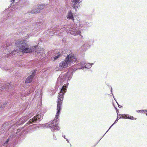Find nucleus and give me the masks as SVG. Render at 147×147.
<instances>
[{"label": "nucleus", "mask_w": 147, "mask_h": 147, "mask_svg": "<svg viewBox=\"0 0 147 147\" xmlns=\"http://www.w3.org/2000/svg\"><path fill=\"white\" fill-rule=\"evenodd\" d=\"M67 86L66 85H63L61 89L60 92L59 93L58 99L57 102V112L56 113V116L55 117V120H53L52 123L49 124V126L53 129L54 130H59L60 129L59 127L57 126L58 123H57V120L59 117V115L60 114L61 107L62 105L63 101V100L64 95V93L66 92V88Z\"/></svg>", "instance_id": "nucleus-1"}, {"label": "nucleus", "mask_w": 147, "mask_h": 147, "mask_svg": "<svg viewBox=\"0 0 147 147\" xmlns=\"http://www.w3.org/2000/svg\"><path fill=\"white\" fill-rule=\"evenodd\" d=\"M15 44L19 48V51L23 53H31L32 52V49L29 48L28 45L22 39L17 40Z\"/></svg>", "instance_id": "nucleus-2"}, {"label": "nucleus", "mask_w": 147, "mask_h": 147, "mask_svg": "<svg viewBox=\"0 0 147 147\" xmlns=\"http://www.w3.org/2000/svg\"><path fill=\"white\" fill-rule=\"evenodd\" d=\"M66 58L70 64L76 62L77 60L76 56L72 53L69 54L67 56Z\"/></svg>", "instance_id": "nucleus-3"}, {"label": "nucleus", "mask_w": 147, "mask_h": 147, "mask_svg": "<svg viewBox=\"0 0 147 147\" xmlns=\"http://www.w3.org/2000/svg\"><path fill=\"white\" fill-rule=\"evenodd\" d=\"M70 64V63L66 58L64 61L60 64L59 66L63 68H65L67 67L68 65Z\"/></svg>", "instance_id": "nucleus-4"}, {"label": "nucleus", "mask_w": 147, "mask_h": 147, "mask_svg": "<svg viewBox=\"0 0 147 147\" xmlns=\"http://www.w3.org/2000/svg\"><path fill=\"white\" fill-rule=\"evenodd\" d=\"M41 119V117L39 115H37L36 116L34 117L33 119H30L28 122L29 124H31L32 122H34V121L40 120Z\"/></svg>", "instance_id": "nucleus-5"}, {"label": "nucleus", "mask_w": 147, "mask_h": 147, "mask_svg": "<svg viewBox=\"0 0 147 147\" xmlns=\"http://www.w3.org/2000/svg\"><path fill=\"white\" fill-rule=\"evenodd\" d=\"M80 0H71L73 7L76 10L78 8V3H80Z\"/></svg>", "instance_id": "nucleus-6"}, {"label": "nucleus", "mask_w": 147, "mask_h": 147, "mask_svg": "<svg viewBox=\"0 0 147 147\" xmlns=\"http://www.w3.org/2000/svg\"><path fill=\"white\" fill-rule=\"evenodd\" d=\"M35 72H33L32 73V74L28 76L26 79L25 82L26 83H30L32 82L33 78L35 76Z\"/></svg>", "instance_id": "nucleus-7"}, {"label": "nucleus", "mask_w": 147, "mask_h": 147, "mask_svg": "<svg viewBox=\"0 0 147 147\" xmlns=\"http://www.w3.org/2000/svg\"><path fill=\"white\" fill-rule=\"evenodd\" d=\"M68 18H69L70 19H72L73 20H74V17L73 16V13L71 12V11H70L68 13L67 15Z\"/></svg>", "instance_id": "nucleus-8"}, {"label": "nucleus", "mask_w": 147, "mask_h": 147, "mask_svg": "<svg viewBox=\"0 0 147 147\" xmlns=\"http://www.w3.org/2000/svg\"><path fill=\"white\" fill-rule=\"evenodd\" d=\"M128 115H125V114H123V115H121V116L119 117V119H120V118H123L124 119H127V117H128Z\"/></svg>", "instance_id": "nucleus-9"}, {"label": "nucleus", "mask_w": 147, "mask_h": 147, "mask_svg": "<svg viewBox=\"0 0 147 147\" xmlns=\"http://www.w3.org/2000/svg\"><path fill=\"white\" fill-rule=\"evenodd\" d=\"M127 119L134 120H136V119L135 117L132 116H129L128 115Z\"/></svg>", "instance_id": "nucleus-10"}, {"label": "nucleus", "mask_w": 147, "mask_h": 147, "mask_svg": "<svg viewBox=\"0 0 147 147\" xmlns=\"http://www.w3.org/2000/svg\"><path fill=\"white\" fill-rule=\"evenodd\" d=\"M58 55L57 56H56L55 57H54V60H56L58 58L61 57V56H62V55L60 53V52H58L57 53Z\"/></svg>", "instance_id": "nucleus-11"}, {"label": "nucleus", "mask_w": 147, "mask_h": 147, "mask_svg": "<svg viewBox=\"0 0 147 147\" xmlns=\"http://www.w3.org/2000/svg\"><path fill=\"white\" fill-rule=\"evenodd\" d=\"M11 86V85L10 84H7L5 86V87H3L4 88H6L9 89H10V87Z\"/></svg>", "instance_id": "nucleus-12"}, {"label": "nucleus", "mask_w": 147, "mask_h": 147, "mask_svg": "<svg viewBox=\"0 0 147 147\" xmlns=\"http://www.w3.org/2000/svg\"><path fill=\"white\" fill-rule=\"evenodd\" d=\"M38 9L37 11H32L31 13H38L40 11V10L39 11H38Z\"/></svg>", "instance_id": "nucleus-13"}, {"label": "nucleus", "mask_w": 147, "mask_h": 147, "mask_svg": "<svg viewBox=\"0 0 147 147\" xmlns=\"http://www.w3.org/2000/svg\"><path fill=\"white\" fill-rule=\"evenodd\" d=\"M18 50H16L15 51H13V52H11V53H12V54H14V55H15V53H14V52H15V53H17H17H18Z\"/></svg>", "instance_id": "nucleus-14"}, {"label": "nucleus", "mask_w": 147, "mask_h": 147, "mask_svg": "<svg viewBox=\"0 0 147 147\" xmlns=\"http://www.w3.org/2000/svg\"><path fill=\"white\" fill-rule=\"evenodd\" d=\"M9 141V140L8 139L7 140L5 141V142L4 144H7L8 142Z\"/></svg>", "instance_id": "nucleus-15"}, {"label": "nucleus", "mask_w": 147, "mask_h": 147, "mask_svg": "<svg viewBox=\"0 0 147 147\" xmlns=\"http://www.w3.org/2000/svg\"><path fill=\"white\" fill-rule=\"evenodd\" d=\"M40 6V7L39 8V9H40V8H41L43 9L44 8L43 5H41Z\"/></svg>", "instance_id": "nucleus-16"}, {"label": "nucleus", "mask_w": 147, "mask_h": 147, "mask_svg": "<svg viewBox=\"0 0 147 147\" xmlns=\"http://www.w3.org/2000/svg\"><path fill=\"white\" fill-rule=\"evenodd\" d=\"M53 139L54 140H56V138L55 137V136H54V134H53Z\"/></svg>", "instance_id": "nucleus-17"}, {"label": "nucleus", "mask_w": 147, "mask_h": 147, "mask_svg": "<svg viewBox=\"0 0 147 147\" xmlns=\"http://www.w3.org/2000/svg\"><path fill=\"white\" fill-rule=\"evenodd\" d=\"M15 0H11V2H12V3H13L14 2V1H15Z\"/></svg>", "instance_id": "nucleus-18"}, {"label": "nucleus", "mask_w": 147, "mask_h": 147, "mask_svg": "<svg viewBox=\"0 0 147 147\" xmlns=\"http://www.w3.org/2000/svg\"><path fill=\"white\" fill-rule=\"evenodd\" d=\"M115 123H114L113 125H112L110 127L109 129L111 128V127Z\"/></svg>", "instance_id": "nucleus-19"}, {"label": "nucleus", "mask_w": 147, "mask_h": 147, "mask_svg": "<svg viewBox=\"0 0 147 147\" xmlns=\"http://www.w3.org/2000/svg\"><path fill=\"white\" fill-rule=\"evenodd\" d=\"M143 111V110H141L140 111H140V112H141L142 111Z\"/></svg>", "instance_id": "nucleus-20"}, {"label": "nucleus", "mask_w": 147, "mask_h": 147, "mask_svg": "<svg viewBox=\"0 0 147 147\" xmlns=\"http://www.w3.org/2000/svg\"><path fill=\"white\" fill-rule=\"evenodd\" d=\"M118 117H119L118 116L117 117V119H118Z\"/></svg>", "instance_id": "nucleus-21"}]
</instances>
